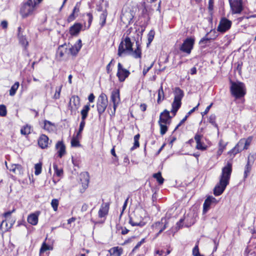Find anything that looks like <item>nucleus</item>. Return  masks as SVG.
Returning a JSON list of instances; mask_svg holds the SVG:
<instances>
[{"mask_svg":"<svg viewBox=\"0 0 256 256\" xmlns=\"http://www.w3.org/2000/svg\"><path fill=\"white\" fill-rule=\"evenodd\" d=\"M7 110L6 106L4 104L0 105V116H5L6 115Z\"/></svg>","mask_w":256,"mask_h":256,"instance_id":"49","label":"nucleus"},{"mask_svg":"<svg viewBox=\"0 0 256 256\" xmlns=\"http://www.w3.org/2000/svg\"><path fill=\"white\" fill-rule=\"evenodd\" d=\"M134 17V16L132 11L122 12L121 16V20L126 24H130Z\"/></svg>","mask_w":256,"mask_h":256,"instance_id":"17","label":"nucleus"},{"mask_svg":"<svg viewBox=\"0 0 256 256\" xmlns=\"http://www.w3.org/2000/svg\"><path fill=\"white\" fill-rule=\"evenodd\" d=\"M27 220L30 224L36 226L38 222V215L36 214H32L28 216Z\"/></svg>","mask_w":256,"mask_h":256,"instance_id":"30","label":"nucleus"},{"mask_svg":"<svg viewBox=\"0 0 256 256\" xmlns=\"http://www.w3.org/2000/svg\"><path fill=\"white\" fill-rule=\"evenodd\" d=\"M71 110H77L80 106V98L78 96H73L70 99L69 102Z\"/></svg>","mask_w":256,"mask_h":256,"instance_id":"16","label":"nucleus"},{"mask_svg":"<svg viewBox=\"0 0 256 256\" xmlns=\"http://www.w3.org/2000/svg\"><path fill=\"white\" fill-rule=\"evenodd\" d=\"M71 144L72 146L77 147L80 146L79 141L76 138H73L71 140Z\"/></svg>","mask_w":256,"mask_h":256,"instance_id":"56","label":"nucleus"},{"mask_svg":"<svg viewBox=\"0 0 256 256\" xmlns=\"http://www.w3.org/2000/svg\"><path fill=\"white\" fill-rule=\"evenodd\" d=\"M88 19V28H89L92 24V21L93 17L91 13H87L86 14Z\"/></svg>","mask_w":256,"mask_h":256,"instance_id":"58","label":"nucleus"},{"mask_svg":"<svg viewBox=\"0 0 256 256\" xmlns=\"http://www.w3.org/2000/svg\"><path fill=\"white\" fill-rule=\"evenodd\" d=\"M76 16H76L75 14H74L72 12V13L69 16L68 18V22H70L73 21L76 18Z\"/></svg>","mask_w":256,"mask_h":256,"instance_id":"60","label":"nucleus"},{"mask_svg":"<svg viewBox=\"0 0 256 256\" xmlns=\"http://www.w3.org/2000/svg\"><path fill=\"white\" fill-rule=\"evenodd\" d=\"M80 3L77 2L72 10V12L74 14H76V16L78 15V13L80 12Z\"/></svg>","mask_w":256,"mask_h":256,"instance_id":"55","label":"nucleus"},{"mask_svg":"<svg viewBox=\"0 0 256 256\" xmlns=\"http://www.w3.org/2000/svg\"><path fill=\"white\" fill-rule=\"evenodd\" d=\"M14 222L15 220H11L10 224H8L6 220H2L0 225V230L2 232H6L8 231L12 228Z\"/></svg>","mask_w":256,"mask_h":256,"instance_id":"23","label":"nucleus"},{"mask_svg":"<svg viewBox=\"0 0 256 256\" xmlns=\"http://www.w3.org/2000/svg\"><path fill=\"white\" fill-rule=\"evenodd\" d=\"M18 35L20 43L24 46H27L28 45V42L26 39L25 37L22 34H18Z\"/></svg>","mask_w":256,"mask_h":256,"instance_id":"45","label":"nucleus"},{"mask_svg":"<svg viewBox=\"0 0 256 256\" xmlns=\"http://www.w3.org/2000/svg\"><path fill=\"white\" fill-rule=\"evenodd\" d=\"M56 148L58 150V156L62 158L66 153V147L62 142H58L56 144Z\"/></svg>","mask_w":256,"mask_h":256,"instance_id":"26","label":"nucleus"},{"mask_svg":"<svg viewBox=\"0 0 256 256\" xmlns=\"http://www.w3.org/2000/svg\"><path fill=\"white\" fill-rule=\"evenodd\" d=\"M216 116L214 114L210 115L208 118V122L212 124L215 127H217L218 126L216 122Z\"/></svg>","mask_w":256,"mask_h":256,"instance_id":"53","label":"nucleus"},{"mask_svg":"<svg viewBox=\"0 0 256 256\" xmlns=\"http://www.w3.org/2000/svg\"><path fill=\"white\" fill-rule=\"evenodd\" d=\"M53 168L56 176H61V175L62 174V169H58V166L56 164H53Z\"/></svg>","mask_w":256,"mask_h":256,"instance_id":"52","label":"nucleus"},{"mask_svg":"<svg viewBox=\"0 0 256 256\" xmlns=\"http://www.w3.org/2000/svg\"><path fill=\"white\" fill-rule=\"evenodd\" d=\"M15 211H16V208H13L12 210H9L8 212L4 213V216L6 218H8L9 216H10L11 215V214L12 213L14 212Z\"/></svg>","mask_w":256,"mask_h":256,"instance_id":"61","label":"nucleus"},{"mask_svg":"<svg viewBox=\"0 0 256 256\" xmlns=\"http://www.w3.org/2000/svg\"><path fill=\"white\" fill-rule=\"evenodd\" d=\"M90 110V104H89L85 105L80 112L82 119L86 120L88 116V113Z\"/></svg>","mask_w":256,"mask_h":256,"instance_id":"32","label":"nucleus"},{"mask_svg":"<svg viewBox=\"0 0 256 256\" xmlns=\"http://www.w3.org/2000/svg\"><path fill=\"white\" fill-rule=\"evenodd\" d=\"M130 74V72L124 68L122 64L120 63H118V72L116 76L118 78V80L120 82H123L125 80L128 78Z\"/></svg>","mask_w":256,"mask_h":256,"instance_id":"8","label":"nucleus"},{"mask_svg":"<svg viewBox=\"0 0 256 256\" xmlns=\"http://www.w3.org/2000/svg\"><path fill=\"white\" fill-rule=\"evenodd\" d=\"M232 26V22L226 18H222L218 26L217 30L220 32H224L228 30Z\"/></svg>","mask_w":256,"mask_h":256,"instance_id":"11","label":"nucleus"},{"mask_svg":"<svg viewBox=\"0 0 256 256\" xmlns=\"http://www.w3.org/2000/svg\"><path fill=\"white\" fill-rule=\"evenodd\" d=\"M232 172V164L228 162L226 166L222 168L219 182L216 186L214 188V194L215 196H220L224 192L226 188L229 184Z\"/></svg>","mask_w":256,"mask_h":256,"instance_id":"2","label":"nucleus"},{"mask_svg":"<svg viewBox=\"0 0 256 256\" xmlns=\"http://www.w3.org/2000/svg\"><path fill=\"white\" fill-rule=\"evenodd\" d=\"M154 32L152 30H151L148 34V45L150 44L151 42L152 41L154 36Z\"/></svg>","mask_w":256,"mask_h":256,"instance_id":"50","label":"nucleus"},{"mask_svg":"<svg viewBox=\"0 0 256 256\" xmlns=\"http://www.w3.org/2000/svg\"><path fill=\"white\" fill-rule=\"evenodd\" d=\"M20 86V84L18 82H16L12 86L10 90V95L11 96H14L18 89Z\"/></svg>","mask_w":256,"mask_h":256,"instance_id":"37","label":"nucleus"},{"mask_svg":"<svg viewBox=\"0 0 256 256\" xmlns=\"http://www.w3.org/2000/svg\"><path fill=\"white\" fill-rule=\"evenodd\" d=\"M54 125L50 121L44 120V128L48 132L54 130Z\"/></svg>","mask_w":256,"mask_h":256,"instance_id":"35","label":"nucleus"},{"mask_svg":"<svg viewBox=\"0 0 256 256\" xmlns=\"http://www.w3.org/2000/svg\"><path fill=\"white\" fill-rule=\"evenodd\" d=\"M164 92L163 90L162 86V84L160 88L158 90V98L157 100V102L158 104H160L161 102V101L164 100Z\"/></svg>","mask_w":256,"mask_h":256,"instance_id":"36","label":"nucleus"},{"mask_svg":"<svg viewBox=\"0 0 256 256\" xmlns=\"http://www.w3.org/2000/svg\"><path fill=\"white\" fill-rule=\"evenodd\" d=\"M230 8L234 14H240L242 10V0H229Z\"/></svg>","mask_w":256,"mask_h":256,"instance_id":"10","label":"nucleus"},{"mask_svg":"<svg viewBox=\"0 0 256 256\" xmlns=\"http://www.w3.org/2000/svg\"><path fill=\"white\" fill-rule=\"evenodd\" d=\"M171 117L170 115L169 111L165 110L162 112L160 116L158 123H164L170 124Z\"/></svg>","mask_w":256,"mask_h":256,"instance_id":"19","label":"nucleus"},{"mask_svg":"<svg viewBox=\"0 0 256 256\" xmlns=\"http://www.w3.org/2000/svg\"><path fill=\"white\" fill-rule=\"evenodd\" d=\"M108 104L107 96L106 94L102 93L98 98L96 108L100 116L105 111Z\"/></svg>","mask_w":256,"mask_h":256,"instance_id":"7","label":"nucleus"},{"mask_svg":"<svg viewBox=\"0 0 256 256\" xmlns=\"http://www.w3.org/2000/svg\"><path fill=\"white\" fill-rule=\"evenodd\" d=\"M242 139H240L235 147L229 152V154L234 156L236 154L242 152V150H245L244 148V144Z\"/></svg>","mask_w":256,"mask_h":256,"instance_id":"20","label":"nucleus"},{"mask_svg":"<svg viewBox=\"0 0 256 256\" xmlns=\"http://www.w3.org/2000/svg\"><path fill=\"white\" fill-rule=\"evenodd\" d=\"M242 140L244 143V148H245V150H247L249 146H250V144L252 142V137L249 136L247 138H242Z\"/></svg>","mask_w":256,"mask_h":256,"instance_id":"40","label":"nucleus"},{"mask_svg":"<svg viewBox=\"0 0 256 256\" xmlns=\"http://www.w3.org/2000/svg\"><path fill=\"white\" fill-rule=\"evenodd\" d=\"M42 0H28L22 6L20 13L22 18H26L34 14L36 9V6L40 4Z\"/></svg>","mask_w":256,"mask_h":256,"instance_id":"3","label":"nucleus"},{"mask_svg":"<svg viewBox=\"0 0 256 256\" xmlns=\"http://www.w3.org/2000/svg\"><path fill=\"white\" fill-rule=\"evenodd\" d=\"M108 252L110 256H121L122 253V248L118 246L111 248Z\"/></svg>","mask_w":256,"mask_h":256,"instance_id":"28","label":"nucleus"},{"mask_svg":"<svg viewBox=\"0 0 256 256\" xmlns=\"http://www.w3.org/2000/svg\"><path fill=\"white\" fill-rule=\"evenodd\" d=\"M214 0H208V10L210 11L214 9Z\"/></svg>","mask_w":256,"mask_h":256,"instance_id":"64","label":"nucleus"},{"mask_svg":"<svg viewBox=\"0 0 256 256\" xmlns=\"http://www.w3.org/2000/svg\"><path fill=\"white\" fill-rule=\"evenodd\" d=\"M58 204L59 202L58 199L54 198L52 200L51 202V205L54 211H56L58 210Z\"/></svg>","mask_w":256,"mask_h":256,"instance_id":"48","label":"nucleus"},{"mask_svg":"<svg viewBox=\"0 0 256 256\" xmlns=\"http://www.w3.org/2000/svg\"><path fill=\"white\" fill-rule=\"evenodd\" d=\"M30 132L31 126L28 124L23 126L20 130L21 134L24 135H28L30 133Z\"/></svg>","mask_w":256,"mask_h":256,"instance_id":"39","label":"nucleus"},{"mask_svg":"<svg viewBox=\"0 0 256 256\" xmlns=\"http://www.w3.org/2000/svg\"><path fill=\"white\" fill-rule=\"evenodd\" d=\"M140 8L142 10V14H145L147 12V10L146 7L145 2H142V4H141Z\"/></svg>","mask_w":256,"mask_h":256,"instance_id":"59","label":"nucleus"},{"mask_svg":"<svg viewBox=\"0 0 256 256\" xmlns=\"http://www.w3.org/2000/svg\"><path fill=\"white\" fill-rule=\"evenodd\" d=\"M82 46V40H78L76 44L71 47H68V52L72 55L76 56L80 50Z\"/></svg>","mask_w":256,"mask_h":256,"instance_id":"18","label":"nucleus"},{"mask_svg":"<svg viewBox=\"0 0 256 256\" xmlns=\"http://www.w3.org/2000/svg\"><path fill=\"white\" fill-rule=\"evenodd\" d=\"M85 120H86L82 119L81 122H80V128H79L78 132L77 134V136H78L80 134L82 133V131L84 130V127L85 126V124H86Z\"/></svg>","mask_w":256,"mask_h":256,"instance_id":"54","label":"nucleus"},{"mask_svg":"<svg viewBox=\"0 0 256 256\" xmlns=\"http://www.w3.org/2000/svg\"><path fill=\"white\" fill-rule=\"evenodd\" d=\"M5 164L6 168L14 174L18 175H22L24 174V168L20 164H10L8 166L6 162Z\"/></svg>","mask_w":256,"mask_h":256,"instance_id":"12","label":"nucleus"},{"mask_svg":"<svg viewBox=\"0 0 256 256\" xmlns=\"http://www.w3.org/2000/svg\"><path fill=\"white\" fill-rule=\"evenodd\" d=\"M208 34H207L204 38H202L201 39V40L200 42V44H206L210 41V40L212 38H208Z\"/></svg>","mask_w":256,"mask_h":256,"instance_id":"57","label":"nucleus"},{"mask_svg":"<svg viewBox=\"0 0 256 256\" xmlns=\"http://www.w3.org/2000/svg\"><path fill=\"white\" fill-rule=\"evenodd\" d=\"M48 138L45 134H42L38 140V144L40 147L44 149L48 147Z\"/></svg>","mask_w":256,"mask_h":256,"instance_id":"21","label":"nucleus"},{"mask_svg":"<svg viewBox=\"0 0 256 256\" xmlns=\"http://www.w3.org/2000/svg\"><path fill=\"white\" fill-rule=\"evenodd\" d=\"M188 118V116H186L184 118L181 120V121L180 122V123L178 124V126H176V128L174 129V130H177L183 123L186 120L187 118Z\"/></svg>","mask_w":256,"mask_h":256,"instance_id":"63","label":"nucleus"},{"mask_svg":"<svg viewBox=\"0 0 256 256\" xmlns=\"http://www.w3.org/2000/svg\"><path fill=\"white\" fill-rule=\"evenodd\" d=\"M108 210V206L106 204L104 206H102L98 211V216L102 218L107 214Z\"/></svg>","mask_w":256,"mask_h":256,"instance_id":"33","label":"nucleus"},{"mask_svg":"<svg viewBox=\"0 0 256 256\" xmlns=\"http://www.w3.org/2000/svg\"><path fill=\"white\" fill-rule=\"evenodd\" d=\"M230 90L232 95L236 99L244 97L246 94V89L245 84L240 82L230 81Z\"/></svg>","mask_w":256,"mask_h":256,"instance_id":"4","label":"nucleus"},{"mask_svg":"<svg viewBox=\"0 0 256 256\" xmlns=\"http://www.w3.org/2000/svg\"><path fill=\"white\" fill-rule=\"evenodd\" d=\"M174 100L181 101L182 98L184 96V93L183 90H182L180 88L177 87L174 88Z\"/></svg>","mask_w":256,"mask_h":256,"instance_id":"27","label":"nucleus"},{"mask_svg":"<svg viewBox=\"0 0 256 256\" xmlns=\"http://www.w3.org/2000/svg\"><path fill=\"white\" fill-rule=\"evenodd\" d=\"M139 138H140V134H136L134 136V146L130 148L131 150H132L134 149L139 147V142H138Z\"/></svg>","mask_w":256,"mask_h":256,"instance_id":"43","label":"nucleus"},{"mask_svg":"<svg viewBox=\"0 0 256 256\" xmlns=\"http://www.w3.org/2000/svg\"><path fill=\"white\" fill-rule=\"evenodd\" d=\"M107 12L106 11L103 12L102 13L100 14V25L101 27H102L104 26L106 22V19L107 17Z\"/></svg>","mask_w":256,"mask_h":256,"instance_id":"38","label":"nucleus"},{"mask_svg":"<svg viewBox=\"0 0 256 256\" xmlns=\"http://www.w3.org/2000/svg\"><path fill=\"white\" fill-rule=\"evenodd\" d=\"M110 99L113 103V109L108 108V111L110 115L112 116H114L116 108L120 101V90L118 89H116L112 92Z\"/></svg>","mask_w":256,"mask_h":256,"instance_id":"5","label":"nucleus"},{"mask_svg":"<svg viewBox=\"0 0 256 256\" xmlns=\"http://www.w3.org/2000/svg\"><path fill=\"white\" fill-rule=\"evenodd\" d=\"M34 174L36 176L40 174L42 172V164L38 163L34 166Z\"/></svg>","mask_w":256,"mask_h":256,"instance_id":"47","label":"nucleus"},{"mask_svg":"<svg viewBox=\"0 0 256 256\" xmlns=\"http://www.w3.org/2000/svg\"><path fill=\"white\" fill-rule=\"evenodd\" d=\"M66 54H69L68 46L64 44L59 46L56 51V58H58L59 60H60L61 58Z\"/></svg>","mask_w":256,"mask_h":256,"instance_id":"13","label":"nucleus"},{"mask_svg":"<svg viewBox=\"0 0 256 256\" xmlns=\"http://www.w3.org/2000/svg\"><path fill=\"white\" fill-rule=\"evenodd\" d=\"M82 25L80 23H76L70 28V34L72 36L77 35L80 31Z\"/></svg>","mask_w":256,"mask_h":256,"instance_id":"25","label":"nucleus"},{"mask_svg":"<svg viewBox=\"0 0 256 256\" xmlns=\"http://www.w3.org/2000/svg\"><path fill=\"white\" fill-rule=\"evenodd\" d=\"M153 177L156 179L158 182L160 184H163L164 179L162 176V174L160 172L154 174L153 175Z\"/></svg>","mask_w":256,"mask_h":256,"instance_id":"41","label":"nucleus"},{"mask_svg":"<svg viewBox=\"0 0 256 256\" xmlns=\"http://www.w3.org/2000/svg\"><path fill=\"white\" fill-rule=\"evenodd\" d=\"M216 202L217 200L214 198L212 196L207 198L203 204V213L206 214L210 210V206Z\"/></svg>","mask_w":256,"mask_h":256,"instance_id":"14","label":"nucleus"},{"mask_svg":"<svg viewBox=\"0 0 256 256\" xmlns=\"http://www.w3.org/2000/svg\"><path fill=\"white\" fill-rule=\"evenodd\" d=\"M136 49L134 50L132 48V43L130 38L126 36L124 40L121 41L118 46V55L119 56H122L124 54H128L136 58H141V48L138 42H136Z\"/></svg>","mask_w":256,"mask_h":256,"instance_id":"1","label":"nucleus"},{"mask_svg":"<svg viewBox=\"0 0 256 256\" xmlns=\"http://www.w3.org/2000/svg\"><path fill=\"white\" fill-rule=\"evenodd\" d=\"M251 170V166L250 164V160L248 159L247 164L245 166V170L244 172V178H246Z\"/></svg>","mask_w":256,"mask_h":256,"instance_id":"46","label":"nucleus"},{"mask_svg":"<svg viewBox=\"0 0 256 256\" xmlns=\"http://www.w3.org/2000/svg\"><path fill=\"white\" fill-rule=\"evenodd\" d=\"M129 223L132 226H140L142 227L145 225V222L142 220V217H140L138 220H136V215L134 218H130Z\"/></svg>","mask_w":256,"mask_h":256,"instance_id":"24","label":"nucleus"},{"mask_svg":"<svg viewBox=\"0 0 256 256\" xmlns=\"http://www.w3.org/2000/svg\"><path fill=\"white\" fill-rule=\"evenodd\" d=\"M168 222L165 218H162L160 221L156 222L152 225V228L154 232H158L154 236L156 238L167 227Z\"/></svg>","mask_w":256,"mask_h":256,"instance_id":"6","label":"nucleus"},{"mask_svg":"<svg viewBox=\"0 0 256 256\" xmlns=\"http://www.w3.org/2000/svg\"><path fill=\"white\" fill-rule=\"evenodd\" d=\"M166 254L164 250H157L156 252V256H166Z\"/></svg>","mask_w":256,"mask_h":256,"instance_id":"62","label":"nucleus"},{"mask_svg":"<svg viewBox=\"0 0 256 256\" xmlns=\"http://www.w3.org/2000/svg\"><path fill=\"white\" fill-rule=\"evenodd\" d=\"M160 126V133L162 135L164 134L168 130L166 124H168L158 123Z\"/></svg>","mask_w":256,"mask_h":256,"instance_id":"42","label":"nucleus"},{"mask_svg":"<svg viewBox=\"0 0 256 256\" xmlns=\"http://www.w3.org/2000/svg\"><path fill=\"white\" fill-rule=\"evenodd\" d=\"M62 86L61 85L60 86L56 88V92L54 96V99H58L60 98Z\"/></svg>","mask_w":256,"mask_h":256,"instance_id":"51","label":"nucleus"},{"mask_svg":"<svg viewBox=\"0 0 256 256\" xmlns=\"http://www.w3.org/2000/svg\"><path fill=\"white\" fill-rule=\"evenodd\" d=\"M181 104V101H178L174 100V102L172 103V109L171 110V112L173 113L174 116L176 115V112L180 107Z\"/></svg>","mask_w":256,"mask_h":256,"instance_id":"31","label":"nucleus"},{"mask_svg":"<svg viewBox=\"0 0 256 256\" xmlns=\"http://www.w3.org/2000/svg\"><path fill=\"white\" fill-rule=\"evenodd\" d=\"M53 250L52 245L48 244L46 241L44 242L42 244L41 248L40 250V256H42V254L47 250Z\"/></svg>","mask_w":256,"mask_h":256,"instance_id":"29","label":"nucleus"},{"mask_svg":"<svg viewBox=\"0 0 256 256\" xmlns=\"http://www.w3.org/2000/svg\"><path fill=\"white\" fill-rule=\"evenodd\" d=\"M80 176L82 186L86 188H88L89 183V175L88 172H82L80 174Z\"/></svg>","mask_w":256,"mask_h":256,"instance_id":"22","label":"nucleus"},{"mask_svg":"<svg viewBox=\"0 0 256 256\" xmlns=\"http://www.w3.org/2000/svg\"><path fill=\"white\" fill-rule=\"evenodd\" d=\"M202 136L198 134H196L194 136V140L196 143V148L200 150H205L207 149L208 146L202 142Z\"/></svg>","mask_w":256,"mask_h":256,"instance_id":"15","label":"nucleus"},{"mask_svg":"<svg viewBox=\"0 0 256 256\" xmlns=\"http://www.w3.org/2000/svg\"><path fill=\"white\" fill-rule=\"evenodd\" d=\"M192 254L194 256H204L200 254L198 248V241L197 242L195 246L192 250Z\"/></svg>","mask_w":256,"mask_h":256,"instance_id":"44","label":"nucleus"},{"mask_svg":"<svg viewBox=\"0 0 256 256\" xmlns=\"http://www.w3.org/2000/svg\"><path fill=\"white\" fill-rule=\"evenodd\" d=\"M194 40L191 38H187L180 48V50L190 54L193 48Z\"/></svg>","mask_w":256,"mask_h":256,"instance_id":"9","label":"nucleus"},{"mask_svg":"<svg viewBox=\"0 0 256 256\" xmlns=\"http://www.w3.org/2000/svg\"><path fill=\"white\" fill-rule=\"evenodd\" d=\"M226 144H224L222 140H220V141L219 142L218 150L217 151V156H220L222 154L224 150L226 148Z\"/></svg>","mask_w":256,"mask_h":256,"instance_id":"34","label":"nucleus"}]
</instances>
